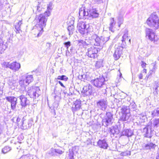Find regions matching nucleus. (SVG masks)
Returning a JSON list of instances; mask_svg holds the SVG:
<instances>
[{
	"label": "nucleus",
	"instance_id": "obj_27",
	"mask_svg": "<svg viewBox=\"0 0 159 159\" xmlns=\"http://www.w3.org/2000/svg\"><path fill=\"white\" fill-rule=\"evenodd\" d=\"M110 26L109 27V29L110 30H111L112 32H113V30H112L114 26L115 25L116 22L114 21V18H110Z\"/></svg>",
	"mask_w": 159,
	"mask_h": 159
},
{
	"label": "nucleus",
	"instance_id": "obj_45",
	"mask_svg": "<svg viewBox=\"0 0 159 159\" xmlns=\"http://www.w3.org/2000/svg\"><path fill=\"white\" fill-rule=\"evenodd\" d=\"M102 88V93H103L104 94H105L107 92V90L106 89H107V87H104L103 86L101 87Z\"/></svg>",
	"mask_w": 159,
	"mask_h": 159
},
{
	"label": "nucleus",
	"instance_id": "obj_10",
	"mask_svg": "<svg viewBox=\"0 0 159 159\" xmlns=\"http://www.w3.org/2000/svg\"><path fill=\"white\" fill-rule=\"evenodd\" d=\"M98 49L93 47H91L87 49L86 55L90 58H95L98 53Z\"/></svg>",
	"mask_w": 159,
	"mask_h": 159
},
{
	"label": "nucleus",
	"instance_id": "obj_33",
	"mask_svg": "<svg viewBox=\"0 0 159 159\" xmlns=\"http://www.w3.org/2000/svg\"><path fill=\"white\" fill-rule=\"evenodd\" d=\"M156 68V67L155 65H154L153 66L152 69L151 70H150V71H149L148 74V75L147 76L148 78H149L151 75H152V74L155 73Z\"/></svg>",
	"mask_w": 159,
	"mask_h": 159
},
{
	"label": "nucleus",
	"instance_id": "obj_53",
	"mask_svg": "<svg viewBox=\"0 0 159 159\" xmlns=\"http://www.w3.org/2000/svg\"><path fill=\"white\" fill-rule=\"evenodd\" d=\"M125 13V12L123 10H122V11H121V13H120V15H122V16H123V15Z\"/></svg>",
	"mask_w": 159,
	"mask_h": 159
},
{
	"label": "nucleus",
	"instance_id": "obj_7",
	"mask_svg": "<svg viewBox=\"0 0 159 159\" xmlns=\"http://www.w3.org/2000/svg\"><path fill=\"white\" fill-rule=\"evenodd\" d=\"M146 37L152 41H157L158 40L157 36L153 30L151 29L148 28H146L145 30Z\"/></svg>",
	"mask_w": 159,
	"mask_h": 159
},
{
	"label": "nucleus",
	"instance_id": "obj_47",
	"mask_svg": "<svg viewBox=\"0 0 159 159\" xmlns=\"http://www.w3.org/2000/svg\"><path fill=\"white\" fill-rule=\"evenodd\" d=\"M55 152L60 154H62L63 153V152L60 149H55Z\"/></svg>",
	"mask_w": 159,
	"mask_h": 159
},
{
	"label": "nucleus",
	"instance_id": "obj_28",
	"mask_svg": "<svg viewBox=\"0 0 159 159\" xmlns=\"http://www.w3.org/2000/svg\"><path fill=\"white\" fill-rule=\"evenodd\" d=\"M144 132L145 134H144V136L146 137L150 138L151 137V136L150 133H149L148 131V127H146L143 129Z\"/></svg>",
	"mask_w": 159,
	"mask_h": 159
},
{
	"label": "nucleus",
	"instance_id": "obj_4",
	"mask_svg": "<svg viewBox=\"0 0 159 159\" xmlns=\"http://www.w3.org/2000/svg\"><path fill=\"white\" fill-rule=\"evenodd\" d=\"M93 45L98 46L102 47L109 39V37L105 38L103 36L99 37L95 34L92 36Z\"/></svg>",
	"mask_w": 159,
	"mask_h": 159
},
{
	"label": "nucleus",
	"instance_id": "obj_29",
	"mask_svg": "<svg viewBox=\"0 0 159 159\" xmlns=\"http://www.w3.org/2000/svg\"><path fill=\"white\" fill-rule=\"evenodd\" d=\"M152 115L153 117L159 116V108L155 109L152 112Z\"/></svg>",
	"mask_w": 159,
	"mask_h": 159
},
{
	"label": "nucleus",
	"instance_id": "obj_56",
	"mask_svg": "<svg viewBox=\"0 0 159 159\" xmlns=\"http://www.w3.org/2000/svg\"><path fill=\"white\" fill-rule=\"evenodd\" d=\"M57 92V89H56V87H55V88L54 89V92L56 94V93Z\"/></svg>",
	"mask_w": 159,
	"mask_h": 159
},
{
	"label": "nucleus",
	"instance_id": "obj_39",
	"mask_svg": "<svg viewBox=\"0 0 159 159\" xmlns=\"http://www.w3.org/2000/svg\"><path fill=\"white\" fill-rule=\"evenodd\" d=\"M120 154L122 156H126L128 155H131V152L130 151H126L122 152Z\"/></svg>",
	"mask_w": 159,
	"mask_h": 159
},
{
	"label": "nucleus",
	"instance_id": "obj_59",
	"mask_svg": "<svg viewBox=\"0 0 159 159\" xmlns=\"http://www.w3.org/2000/svg\"><path fill=\"white\" fill-rule=\"evenodd\" d=\"M81 76L82 78H83L84 77H85V75H81Z\"/></svg>",
	"mask_w": 159,
	"mask_h": 159
},
{
	"label": "nucleus",
	"instance_id": "obj_51",
	"mask_svg": "<svg viewBox=\"0 0 159 159\" xmlns=\"http://www.w3.org/2000/svg\"><path fill=\"white\" fill-rule=\"evenodd\" d=\"M146 65V64L145 63H144L143 62H142V64L141 66H142L143 67H145V66Z\"/></svg>",
	"mask_w": 159,
	"mask_h": 159
},
{
	"label": "nucleus",
	"instance_id": "obj_37",
	"mask_svg": "<svg viewBox=\"0 0 159 159\" xmlns=\"http://www.w3.org/2000/svg\"><path fill=\"white\" fill-rule=\"evenodd\" d=\"M21 21H19L16 25V29L17 31H19L20 30V26L22 24Z\"/></svg>",
	"mask_w": 159,
	"mask_h": 159
},
{
	"label": "nucleus",
	"instance_id": "obj_44",
	"mask_svg": "<svg viewBox=\"0 0 159 159\" xmlns=\"http://www.w3.org/2000/svg\"><path fill=\"white\" fill-rule=\"evenodd\" d=\"M2 64L3 66H5L6 68H10V64H9V62H3Z\"/></svg>",
	"mask_w": 159,
	"mask_h": 159
},
{
	"label": "nucleus",
	"instance_id": "obj_8",
	"mask_svg": "<svg viewBox=\"0 0 159 159\" xmlns=\"http://www.w3.org/2000/svg\"><path fill=\"white\" fill-rule=\"evenodd\" d=\"M105 81V79L103 76H100L99 78L94 80L93 83L94 85L98 88H101L103 86L106 87V85L104 84V82Z\"/></svg>",
	"mask_w": 159,
	"mask_h": 159
},
{
	"label": "nucleus",
	"instance_id": "obj_3",
	"mask_svg": "<svg viewBox=\"0 0 159 159\" xmlns=\"http://www.w3.org/2000/svg\"><path fill=\"white\" fill-rule=\"evenodd\" d=\"M147 24L154 30L159 29V18L156 12L151 15L146 21Z\"/></svg>",
	"mask_w": 159,
	"mask_h": 159
},
{
	"label": "nucleus",
	"instance_id": "obj_17",
	"mask_svg": "<svg viewBox=\"0 0 159 159\" xmlns=\"http://www.w3.org/2000/svg\"><path fill=\"white\" fill-rule=\"evenodd\" d=\"M81 107V101L79 100H76L75 101L72 107V110L73 112H75L79 110Z\"/></svg>",
	"mask_w": 159,
	"mask_h": 159
},
{
	"label": "nucleus",
	"instance_id": "obj_15",
	"mask_svg": "<svg viewBox=\"0 0 159 159\" xmlns=\"http://www.w3.org/2000/svg\"><path fill=\"white\" fill-rule=\"evenodd\" d=\"M78 29L80 33L82 34H84L87 32L86 25L84 22H80L78 25Z\"/></svg>",
	"mask_w": 159,
	"mask_h": 159
},
{
	"label": "nucleus",
	"instance_id": "obj_48",
	"mask_svg": "<svg viewBox=\"0 0 159 159\" xmlns=\"http://www.w3.org/2000/svg\"><path fill=\"white\" fill-rule=\"evenodd\" d=\"M138 76L139 79H142L143 78V74L142 73H140Z\"/></svg>",
	"mask_w": 159,
	"mask_h": 159
},
{
	"label": "nucleus",
	"instance_id": "obj_60",
	"mask_svg": "<svg viewBox=\"0 0 159 159\" xmlns=\"http://www.w3.org/2000/svg\"><path fill=\"white\" fill-rule=\"evenodd\" d=\"M143 71L145 73H146L147 70L146 69H144Z\"/></svg>",
	"mask_w": 159,
	"mask_h": 159
},
{
	"label": "nucleus",
	"instance_id": "obj_49",
	"mask_svg": "<svg viewBox=\"0 0 159 159\" xmlns=\"http://www.w3.org/2000/svg\"><path fill=\"white\" fill-rule=\"evenodd\" d=\"M21 80H23V81L24 82H25V75L23 76L22 77Z\"/></svg>",
	"mask_w": 159,
	"mask_h": 159
},
{
	"label": "nucleus",
	"instance_id": "obj_43",
	"mask_svg": "<svg viewBox=\"0 0 159 159\" xmlns=\"http://www.w3.org/2000/svg\"><path fill=\"white\" fill-rule=\"evenodd\" d=\"M102 65V63L100 61H97L95 64V66L97 68H99Z\"/></svg>",
	"mask_w": 159,
	"mask_h": 159
},
{
	"label": "nucleus",
	"instance_id": "obj_57",
	"mask_svg": "<svg viewBox=\"0 0 159 159\" xmlns=\"http://www.w3.org/2000/svg\"><path fill=\"white\" fill-rule=\"evenodd\" d=\"M158 86H157V87H156L155 88V90L156 91V92H157V91L158 90Z\"/></svg>",
	"mask_w": 159,
	"mask_h": 159
},
{
	"label": "nucleus",
	"instance_id": "obj_32",
	"mask_svg": "<svg viewBox=\"0 0 159 159\" xmlns=\"http://www.w3.org/2000/svg\"><path fill=\"white\" fill-rule=\"evenodd\" d=\"M11 150V148L8 146L5 147L2 150V152L3 153H6L10 151Z\"/></svg>",
	"mask_w": 159,
	"mask_h": 159
},
{
	"label": "nucleus",
	"instance_id": "obj_54",
	"mask_svg": "<svg viewBox=\"0 0 159 159\" xmlns=\"http://www.w3.org/2000/svg\"><path fill=\"white\" fill-rule=\"evenodd\" d=\"M20 119L19 118V117H18L16 119V122H19L20 121Z\"/></svg>",
	"mask_w": 159,
	"mask_h": 159
},
{
	"label": "nucleus",
	"instance_id": "obj_30",
	"mask_svg": "<svg viewBox=\"0 0 159 159\" xmlns=\"http://www.w3.org/2000/svg\"><path fill=\"white\" fill-rule=\"evenodd\" d=\"M122 114L129 113V110L127 106H123L121 108Z\"/></svg>",
	"mask_w": 159,
	"mask_h": 159
},
{
	"label": "nucleus",
	"instance_id": "obj_26",
	"mask_svg": "<svg viewBox=\"0 0 159 159\" xmlns=\"http://www.w3.org/2000/svg\"><path fill=\"white\" fill-rule=\"evenodd\" d=\"M130 116L129 113L122 114V115L120 117V120L122 121H126L129 119Z\"/></svg>",
	"mask_w": 159,
	"mask_h": 159
},
{
	"label": "nucleus",
	"instance_id": "obj_42",
	"mask_svg": "<svg viewBox=\"0 0 159 159\" xmlns=\"http://www.w3.org/2000/svg\"><path fill=\"white\" fill-rule=\"evenodd\" d=\"M52 2H50L49 3L47 7L48 11H49L50 12V11L52 9Z\"/></svg>",
	"mask_w": 159,
	"mask_h": 159
},
{
	"label": "nucleus",
	"instance_id": "obj_36",
	"mask_svg": "<svg viewBox=\"0 0 159 159\" xmlns=\"http://www.w3.org/2000/svg\"><path fill=\"white\" fill-rule=\"evenodd\" d=\"M38 5L37 6V12H39L40 11H41V9H42V7L41 6V4L43 3V2L41 1V2H38Z\"/></svg>",
	"mask_w": 159,
	"mask_h": 159
},
{
	"label": "nucleus",
	"instance_id": "obj_24",
	"mask_svg": "<svg viewBox=\"0 0 159 159\" xmlns=\"http://www.w3.org/2000/svg\"><path fill=\"white\" fill-rule=\"evenodd\" d=\"M156 145L152 143H149L145 144L143 148L144 150H150L155 148Z\"/></svg>",
	"mask_w": 159,
	"mask_h": 159
},
{
	"label": "nucleus",
	"instance_id": "obj_64",
	"mask_svg": "<svg viewBox=\"0 0 159 159\" xmlns=\"http://www.w3.org/2000/svg\"><path fill=\"white\" fill-rule=\"evenodd\" d=\"M25 156H24L23 157H25Z\"/></svg>",
	"mask_w": 159,
	"mask_h": 159
},
{
	"label": "nucleus",
	"instance_id": "obj_40",
	"mask_svg": "<svg viewBox=\"0 0 159 159\" xmlns=\"http://www.w3.org/2000/svg\"><path fill=\"white\" fill-rule=\"evenodd\" d=\"M64 45H65V46L66 48V52H69L68 48L71 45L70 42V41H68L67 42H65V43H64Z\"/></svg>",
	"mask_w": 159,
	"mask_h": 159
},
{
	"label": "nucleus",
	"instance_id": "obj_5",
	"mask_svg": "<svg viewBox=\"0 0 159 159\" xmlns=\"http://www.w3.org/2000/svg\"><path fill=\"white\" fill-rule=\"evenodd\" d=\"M40 90L38 87L30 88L27 91V94L30 98L35 99L40 95Z\"/></svg>",
	"mask_w": 159,
	"mask_h": 159
},
{
	"label": "nucleus",
	"instance_id": "obj_20",
	"mask_svg": "<svg viewBox=\"0 0 159 159\" xmlns=\"http://www.w3.org/2000/svg\"><path fill=\"white\" fill-rule=\"evenodd\" d=\"M98 146L101 148L104 149L107 148L108 144L105 140H99L97 143Z\"/></svg>",
	"mask_w": 159,
	"mask_h": 159
},
{
	"label": "nucleus",
	"instance_id": "obj_46",
	"mask_svg": "<svg viewBox=\"0 0 159 159\" xmlns=\"http://www.w3.org/2000/svg\"><path fill=\"white\" fill-rule=\"evenodd\" d=\"M81 41L82 42V44L84 46L89 45L90 44H92L91 42H90L89 43H88L86 41H84L83 40H82Z\"/></svg>",
	"mask_w": 159,
	"mask_h": 159
},
{
	"label": "nucleus",
	"instance_id": "obj_11",
	"mask_svg": "<svg viewBox=\"0 0 159 159\" xmlns=\"http://www.w3.org/2000/svg\"><path fill=\"white\" fill-rule=\"evenodd\" d=\"M107 102L106 99H102L99 100L97 103L98 107L102 111H105L107 108Z\"/></svg>",
	"mask_w": 159,
	"mask_h": 159
},
{
	"label": "nucleus",
	"instance_id": "obj_34",
	"mask_svg": "<svg viewBox=\"0 0 159 159\" xmlns=\"http://www.w3.org/2000/svg\"><path fill=\"white\" fill-rule=\"evenodd\" d=\"M153 125L154 127L156 128L159 127V118L155 119L154 121Z\"/></svg>",
	"mask_w": 159,
	"mask_h": 159
},
{
	"label": "nucleus",
	"instance_id": "obj_58",
	"mask_svg": "<svg viewBox=\"0 0 159 159\" xmlns=\"http://www.w3.org/2000/svg\"><path fill=\"white\" fill-rule=\"evenodd\" d=\"M68 159H74L73 158V157L72 155L69 158H68Z\"/></svg>",
	"mask_w": 159,
	"mask_h": 159
},
{
	"label": "nucleus",
	"instance_id": "obj_9",
	"mask_svg": "<svg viewBox=\"0 0 159 159\" xmlns=\"http://www.w3.org/2000/svg\"><path fill=\"white\" fill-rule=\"evenodd\" d=\"M93 88L89 84L84 86L83 88L82 93L86 96L92 95L93 93Z\"/></svg>",
	"mask_w": 159,
	"mask_h": 159
},
{
	"label": "nucleus",
	"instance_id": "obj_14",
	"mask_svg": "<svg viewBox=\"0 0 159 159\" xmlns=\"http://www.w3.org/2000/svg\"><path fill=\"white\" fill-rule=\"evenodd\" d=\"M123 49V46H118L115 50V53L113 54V57L115 60H118L121 56Z\"/></svg>",
	"mask_w": 159,
	"mask_h": 159
},
{
	"label": "nucleus",
	"instance_id": "obj_62",
	"mask_svg": "<svg viewBox=\"0 0 159 159\" xmlns=\"http://www.w3.org/2000/svg\"><path fill=\"white\" fill-rule=\"evenodd\" d=\"M2 42V40L1 39H0V43ZM1 45V44H0V46Z\"/></svg>",
	"mask_w": 159,
	"mask_h": 159
},
{
	"label": "nucleus",
	"instance_id": "obj_25",
	"mask_svg": "<svg viewBox=\"0 0 159 159\" xmlns=\"http://www.w3.org/2000/svg\"><path fill=\"white\" fill-rule=\"evenodd\" d=\"M25 83L26 84L28 85L33 80V75H25Z\"/></svg>",
	"mask_w": 159,
	"mask_h": 159
},
{
	"label": "nucleus",
	"instance_id": "obj_19",
	"mask_svg": "<svg viewBox=\"0 0 159 159\" xmlns=\"http://www.w3.org/2000/svg\"><path fill=\"white\" fill-rule=\"evenodd\" d=\"M128 31L126 30L125 32V33L122 36V39L121 40L122 42V45H125L126 44L125 41L128 40V42L129 44L131 43V39L129 36H128Z\"/></svg>",
	"mask_w": 159,
	"mask_h": 159
},
{
	"label": "nucleus",
	"instance_id": "obj_13",
	"mask_svg": "<svg viewBox=\"0 0 159 159\" xmlns=\"http://www.w3.org/2000/svg\"><path fill=\"white\" fill-rule=\"evenodd\" d=\"M22 120V125L25 129L30 128L31 126L32 123L33 122V120L31 119L26 120L25 118L23 117Z\"/></svg>",
	"mask_w": 159,
	"mask_h": 159
},
{
	"label": "nucleus",
	"instance_id": "obj_1",
	"mask_svg": "<svg viewBox=\"0 0 159 159\" xmlns=\"http://www.w3.org/2000/svg\"><path fill=\"white\" fill-rule=\"evenodd\" d=\"M79 14L80 18H85L90 19L98 17L99 14L95 8L89 3H86L84 7L79 9Z\"/></svg>",
	"mask_w": 159,
	"mask_h": 159
},
{
	"label": "nucleus",
	"instance_id": "obj_2",
	"mask_svg": "<svg viewBox=\"0 0 159 159\" xmlns=\"http://www.w3.org/2000/svg\"><path fill=\"white\" fill-rule=\"evenodd\" d=\"M51 13L49 11H46L44 13L36 15L35 20L36 22V26L38 28L37 37L40 36L43 32V28L45 27L48 17L50 16Z\"/></svg>",
	"mask_w": 159,
	"mask_h": 159
},
{
	"label": "nucleus",
	"instance_id": "obj_63",
	"mask_svg": "<svg viewBox=\"0 0 159 159\" xmlns=\"http://www.w3.org/2000/svg\"><path fill=\"white\" fill-rule=\"evenodd\" d=\"M30 159H33V158H31V159L30 158Z\"/></svg>",
	"mask_w": 159,
	"mask_h": 159
},
{
	"label": "nucleus",
	"instance_id": "obj_41",
	"mask_svg": "<svg viewBox=\"0 0 159 159\" xmlns=\"http://www.w3.org/2000/svg\"><path fill=\"white\" fill-rule=\"evenodd\" d=\"M19 84L22 87H24L25 86H27L28 85L26 84L25 82H24L23 80H20L19 81Z\"/></svg>",
	"mask_w": 159,
	"mask_h": 159
},
{
	"label": "nucleus",
	"instance_id": "obj_31",
	"mask_svg": "<svg viewBox=\"0 0 159 159\" xmlns=\"http://www.w3.org/2000/svg\"><path fill=\"white\" fill-rule=\"evenodd\" d=\"M67 30L69 32V35H72L74 31V26L73 25H70L68 26Z\"/></svg>",
	"mask_w": 159,
	"mask_h": 159
},
{
	"label": "nucleus",
	"instance_id": "obj_52",
	"mask_svg": "<svg viewBox=\"0 0 159 159\" xmlns=\"http://www.w3.org/2000/svg\"><path fill=\"white\" fill-rule=\"evenodd\" d=\"M119 19V20L121 22V23H122L123 21V18H119L118 19Z\"/></svg>",
	"mask_w": 159,
	"mask_h": 159
},
{
	"label": "nucleus",
	"instance_id": "obj_12",
	"mask_svg": "<svg viewBox=\"0 0 159 159\" xmlns=\"http://www.w3.org/2000/svg\"><path fill=\"white\" fill-rule=\"evenodd\" d=\"M6 99L11 104V108L13 110H14L16 108L17 104V98L13 96H8L6 97Z\"/></svg>",
	"mask_w": 159,
	"mask_h": 159
},
{
	"label": "nucleus",
	"instance_id": "obj_23",
	"mask_svg": "<svg viewBox=\"0 0 159 159\" xmlns=\"http://www.w3.org/2000/svg\"><path fill=\"white\" fill-rule=\"evenodd\" d=\"M61 96H55V101L53 104V106L54 108V110H55V109H56L58 107L59 105V102L60 100Z\"/></svg>",
	"mask_w": 159,
	"mask_h": 159
},
{
	"label": "nucleus",
	"instance_id": "obj_35",
	"mask_svg": "<svg viewBox=\"0 0 159 159\" xmlns=\"http://www.w3.org/2000/svg\"><path fill=\"white\" fill-rule=\"evenodd\" d=\"M57 79L58 80H63L66 81H67V80L68 79V78L66 75H62L61 76H58Z\"/></svg>",
	"mask_w": 159,
	"mask_h": 159
},
{
	"label": "nucleus",
	"instance_id": "obj_18",
	"mask_svg": "<svg viewBox=\"0 0 159 159\" xmlns=\"http://www.w3.org/2000/svg\"><path fill=\"white\" fill-rule=\"evenodd\" d=\"M20 67V65L19 63L16 62H13L10 63V68L14 71H18Z\"/></svg>",
	"mask_w": 159,
	"mask_h": 159
},
{
	"label": "nucleus",
	"instance_id": "obj_38",
	"mask_svg": "<svg viewBox=\"0 0 159 159\" xmlns=\"http://www.w3.org/2000/svg\"><path fill=\"white\" fill-rule=\"evenodd\" d=\"M0 44H1V45L0 46V50H5L7 47V45L6 44H4L2 43V41L0 43Z\"/></svg>",
	"mask_w": 159,
	"mask_h": 159
},
{
	"label": "nucleus",
	"instance_id": "obj_16",
	"mask_svg": "<svg viewBox=\"0 0 159 159\" xmlns=\"http://www.w3.org/2000/svg\"><path fill=\"white\" fill-rule=\"evenodd\" d=\"M18 98H19L20 100V103L22 107H25L29 104V100L27 99L25 96L21 95Z\"/></svg>",
	"mask_w": 159,
	"mask_h": 159
},
{
	"label": "nucleus",
	"instance_id": "obj_6",
	"mask_svg": "<svg viewBox=\"0 0 159 159\" xmlns=\"http://www.w3.org/2000/svg\"><path fill=\"white\" fill-rule=\"evenodd\" d=\"M112 119L113 115L110 112H107L102 120L103 125L105 127H107L111 125Z\"/></svg>",
	"mask_w": 159,
	"mask_h": 159
},
{
	"label": "nucleus",
	"instance_id": "obj_50",
	"mask_svg": "<svg viewBox=\"0 0 159 159\" xmlns=\"http://www.w3.org/2000/svg\"><path fill=\"white\" fill-rule=\"evenodd\" d=\"M58 83H59V84L61 85V86H62V87H64V88H65V87L64 86V85H63V84L62 83L61 81H58Z\"/></svg>",
	"mask_w": 159,
	"mask_h": 159
},
{
	"label": "nucleus",
	"instance_id": "obj_22",
	"mask_svg": "<svg viewBox=\"0 0 159 159\" xmlns=\"http://www.w3.org/2000/svg\"><path fill=\"white\" fill-rule=\"evenodd\" d=\"M119 133V130L117 127H113L110 129V133L114 136L115 134H117Z\"/></svg>",
	"mask_w": 159,
	"mask_h": 159
},
{
	"label": "nucleus",
	"instance_id": "obj_21",
	"mask_svg": "<svg viewBox=\"0 0 159 159\" xmlns=\"http://www.w3.org/2000/svg\"><path fill=\"white\" fill-rule=\"evenodd\" d=\"M122 135L128 137H131L133 134V131L129 129H125L121 133Z\"/></svg>",
	"mask_w": 159,
	"mask_h": 159
},
{
	"label": "nucleus",
	"instance_id": "obj_61",
	"mask_svg": "<svg viewBox=\"0 0 159 159\" xmlns=\"http://www.w3.org/2000/svg\"><path fill=\"white\" fill-rule=\"evenodd\" d=\"M2 5H0V10H1L2 8Z\"/></svg>",
	"mask_w": 159,
	"mask_h": 159
},
{
	"label": "nucleus",
	"instance_id": "obj_55",
	"mask_svg": "<svg viewBox=\"0 0 159 159\" xmlns=\"http://www.w3.org/2000/svg\"><path fill=\"white\" fill-rule=\"evenodd\" d=\"M156 159H159V152L157 153V155L156 156Z\"/></svg>",
	"mask_w": 159,
	"mask_h": 159
}]
</instances>
